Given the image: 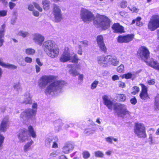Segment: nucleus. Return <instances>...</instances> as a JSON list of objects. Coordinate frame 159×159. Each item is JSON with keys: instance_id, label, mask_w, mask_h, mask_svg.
I'll use <instances>...</instances> for the list:
<instances>
[{"instance_id": "79ce46f5", "label": "nucleus", "mask_w": 159, "mask_h": 159, "mask_svg": "<svg viewBox=\"0 0 159 159\" xmlns=\"http://www.w3.org/2000/svg\"><path fill=\"white\" fill-rule=\"evenodd\" d=\"M117 97V99L120 101H125L126 99V96L123 94H118Z\"/></svg>"}, {"instance_id": "412c9836", "label": "nucleus", "mask_w": 159, "mask_h": 159, "mask_svg": "<svg viewBox=\"0 0 159 159\" xmlns=\"http://www.w3.org/2000/svg\"><path fill=\"white\" fill-rule=\"evenodd\" d=\"M55 45L53 41L48 40L45 41L43 43V47L44 51L47 53L48 51L52 49Z\"/></svg>"}, {"instance_id": "a18cd8bd", "label": "nucleus", "mask_w": 159, "mask_h": 159, "mask_svg": "<svg viewBox=\"0 0 159 159\" xmlns=\"http://www.w3.org/2000/svg\"><path fill=\"white\" fill-rule=\"evenodd\" d=\"M99 83V82L97 80L94 81L92 84L90 86V88L91 89L93 90L96 89L97 85Z\"/></svg>"}, {"instance_id": "052dcab7", "label": "nucleus", "mask_w": 159, "mask_h": 159, "mask_svg": "<svg viewBox=\"0 0 159 159\" xmlns=\"http://www.w3.org/2000/svg\"><path fill=\"white\" fill-rule=\"evenodd\" d=\"M25 61L26 62L30 63L32 62V59L31 57H27L25 58Z\"/></svg>"}, {"instance_id": "3c124183", "label": "nucleus", "mask_w": 159, "mask_h": 159, "mask_svg": "<svg viewBox=\"0 0 159 159\" xmlns=\"http://www.w3.org/2000/svg\"><path fill=\"white\" fill-rule=\"evenodd\" d=\"M83 157L84 158L87 159L89 157L90 154L89 152L87 151H85L83 153Z\"/></svg>"}, {"instance_id": "7c9ffc66", "label": "nucleus", "mask_w": 159, "mask_h": 159, "mask_svg": "<svg viewBox=\"0 0 159 159\" xmlns=\"http://www.w3.org/2000/svg\"><path fill=\"white\" fill-rule=\"evenodd\" d=\"M53 141V138L52 137H47L45 141V144L46 146L50 147L51 143Z\"/></svg>"}, {"instance_id": "72a5a7b5", "label": "nucleus", "mask_w": 159, "mask_h": 159, "mask_svg": "<svg viewBox=\"0 0 159 159\" xmlns=\"http://www.w3.org/2000/svg\"><path fill=\"white\" fill-rule=\"evenodd\" d=\"M79 60L76 54L73 53V55H70V61L71 62L74 63H77Z\"/></svg>"}, {"instance_id": "a211bd4d", "label": "nucleus", "mask_w": 159, "mask_h": 159, "mask_svg": "<svg viewBox=\"0 0 159 159\" xmlns=\"http://www.w3.org/2000/svg\"><path fill=\"white\" fill-rule=\"evenodd\" d=\"M74 148V145L71 142L66 143L62 148V152L65 154H68Z\"/></svg>"}, {"instance_id": "bb28decb", "label": "nucleus", "mask_w": 159, "mask_h": 159, "mask_svg": "<svg viewBox=\"0 0 159 159\" xmlns=\"http://www.w3.org/2000/svg\"><path fill=\"white\" fill-rule=\"evenodd\" d=\"M28 131L30 136L34 138L36 137V131L32 126L29 125L28 126Z\"/></svg>"}, {"instance_id": "1a4fd4ad", "label": "nucleus", "mask_w": 159, "mask_h": 159, "mask_svg": "<svg viewBox=\"0 0 159 159\" xmlns=\"http://www.w3.org/2000/svg\"><path fill=\"white\" fill-rule=\"evenodd\" d=\"M56 78V76L52 75L43 76L40 79L39 85L42 88L45 87L48 83L54 81Z\"/></svg>"}, {"instance_id": "a19ab883", "label": "nucleus", "mask_w": 159, "mask_h": 159, "mask_svg": "<svg viewBox=\"0 0 159 159\" xmlns=\"http://www.w3.org/2000/svg\"><path fill=\"white\" fill-rule=\"evenodd\" d=\"M94 154L95 157L100 158H103L104 156L103 153L100 151H97L95 152Z\"/></svg>"}, {"instance_id": "680f3d73", "label": "nucleus", "mask_w": 159, "mask_h": 159, "mask_svg": "<svg viewBox=\"0 0 159 159\" xmlns=\"http://www.w3.org/2000/svg\"><path fill=\"white\" fill-rule=\"evenodd\" d=\"M148 84L149 85H153L155 83V80L153 79H149L147 81Z\"/></svg>"}, {"instance_id": "a878e982", "label": "nucleus", "mask_w": 159, "mask_h": 159, "mask_svg": "<svg viewBox=\"0 0 159 159\" xmlns=\"http://www.w3.org/2000/svg\"><path fill=\"white\" fill-rule=\"evenodd\" d=\"M124 77L126 79H134L136 77V73L134 72H128L123 75Z\"/></svg>"}, {"instance_id": "f03ea898", "label": "nucleus", "mask_w": 159, "mask_h": 159, "mask_svg": "<svg viewBox=\"0 0 159 159\" xmlns=\"http://www.w3.org/2000/svg\"><path fill=\"white\" fill-rule=\"evenodd\" d=\"M137 54L138 56L144 60L148 65L154 69L159 70V65L157 61H154L152 59H151L150 60H148L150 53L147 48L144 47L140 48Z\"/></svg>"}, {"instance_id": "774afa93", "label": "nucleus", "mask_w": 159, "mask_h": 159, "mask_svg": "<svg viewBox=\"0 0 159 159\" xmlns=\"http://www.w3.org/2000/svg\"><path fill=\"white\" fill-rule=\"evenodd\" d=\"M119 79V77L117 75H113L112 77V80L114 81L117 80Z\"/></svg>"}, {"instance_id": "0eeeda50", "label": "nucleus", "mask_w": 159, "mask_h": 159, "mask_svg": "<svg viewBox=\"0 0 159 159\" xmlns=\"http://www.w3.org/2000/svg\"><path fill=\"white\" fill-rule=\"evenodd\" d=\"M80 16L81 19L85 22H90L95 18L94 16L90 11L84 8L81 9Z\"/></svg>"}, {"instance_id": "9b49d317", "label": "nucleus", "mask_w": 159, "mask_h": 159, "mask_svg": "<svg viewBox=\"0 0 159 159\" xmlns=\"http://www.w3.org/2000/svg\"><path fill=\"white\" fill-rule=\"evenodd\" d=\"M17 136L20 143L25 142L30 138L27 130L25 129H20L17 133Z\"/></svg>"}, {"instance_id": "5701e85b", "label": "nucleus", "mask_w": 159, "mask_h": 159, "mask_svg": "<svg viewBox=\"0 0 159 159\" xmlns=\"http://www.w3.org/2000/svg\"><path fill=\"white\" fill-rule=\"evenodd\" d=\"M112 28L115 33H122L124 32L123 27L120 25L119 23L114 24Z\"/></svg>"}, {"instance_id": "2f4dec72", "label": "nucleus", "mask_w": 159, "mask_h": 159, "mask_svg": "<svg viewBox=\"0 0 159 159\" xmlns=\"http://www.w3.org/2000/svg\"><path fill=\"white\" fill-rule=\"evenodd\" d=\"M55 130L56 132H58L61 129V126L60 120H58L54 123Z\"/></svg>"}, {"instance_id": "b1692460", "label": "nucleus", "mask_w": 159, "mask_h": 159, "mask_svg": "<svg viewBox=\"0 0 159 159\" xmlns=\"http://www.w3.org/2000/svg\"><path fill=\"white\" fill-rule=\"evenodd\" d=\"M108 65L111 64L114 66H116L119 63V61L116 57L109 55Z\"/></svg>"}, {"instance_id": "de8ad7c7", "label": "nucleus", "mask_w": 159, "mask_h": 159, "mask_svg": "<svg viewBox=\"0 0 159 159\" xmlns=\"http://www.w3.org/2000/svg\"><path fill=\"white\" fill-rule=\"evenodd\" d=\"M94 132V130L90 128H88L86 129L84 131V133L85 134H87V135L93 134Z\"/></svg>"}, {"instance_id": "dca6fc26", "label": "nucleus", "mask_w": 159, "mask_h": 159, "mask_svg": "<svg viewBox=\"0 0 159 159\" xmlns=\"http://www.w3.org/2000/svg\"><path fill=\"white\" fill-rule=\"evenodd\" d=\"M109 55L107 56H101L98 57L97 61L98 63L101 66L106 67L108 66Z\"/></svg>"}, {"instance_id": "4c0bfd02", "label": "nucleus", "mask_w": 159, "mask_h": 159, "mask_svg": "<svg viewBox=\"0 0 159 159\" xmlns=\"http://www.w3.org/2000/svg\"><path fill=\"white\" fill-rule=\"evenodd\" d=\"M96 41L98 45L104 43L103 36L102 35L98 36L97 37Z\"/></svg>"}, {"instance_id": "4be33fe9", "label": "nucleus", "mask_w": 159, "mask_h": 159, "mask_svg": "<svg viewBox=\"0 0 159 159\" xmlns=\"http://www.w3.org/2000/svg\"><path fill=\"white\" fill-rule=\"evenodd\" d=\"M59 49L58 48L56 45L52 49L47 52V55L52 58L57 57L58 55Z\"/></svg>"}, {"instance_id": "69168bd1", "label": "nucleus", "mask_w": 159, "mask_h": 159, "mask_svg": "<svg viewBox=\"0 0 159 159\" xmlns=\"http://www.w3.org/2000/svg\"><path fill=\"white\" fill-rule=\"evenodd\" d=\"M81 43L85 47H86L88 45V42L87 41H82Z\"/></svg>"}, {"instance_id": "4468645a", "label": "nucleus", "mask_w": 159, "mask_h": 159, "mask_svg": "<svg viewBox=\"0 0 159 159\" xmlns=\"http://www.w3.org/2000/svg\"><path fill=\"white\" fill-rule=\"evenodd\" d=\"M70 49L68 47H65L64 51L60 58L61 61L64 62L70 60Z\"/></svg>"}, {"instance_id": "423d86ee", "label": "nucleus", "mask_w": 159, "mask_h": 159, "mask_svg": "<svg viewBox=\"0 0 159 159\" xmlns=\"http://www.w3.org/2000/svg\"><path fill=\"white\" fill-rule=\"evenodd\" d=\"M134 130L135 134L139 137L145 138L146 137L145 127L143 124L139 122L136 123Z\"/></svg>"}, {"instance_id": "338daca9", "label": "nucleus", "mask_w": 159, "mask_h": 159, "mask_svg": "<svg viewBox=\"0 0 159 159\" xmlns=\"http://www.w3.org/2000/svg\"><path fill=\"white\" fill-rule=\"evenodd\" d=\"M34 6L32 4L29 5L28 8V10L30 11H32L34 9Z\"/></svg>"}, {"instance_id": "0e129e2a", "label": "nucleus", "mask_w": 159, "mask_h": 159, "mask_svg": "<svg viewBox=\"0 0 159 159\" xmlns=\"http://www.w3.org/2000/svg\"><path fill=\"white\" fill-rule=\"evenodd\" d=\"M131 103L133 104H135L137 102V100L135 98H133L130 100Z\"/></svg>"}, {"instance_id": "f3484780", "label": "nucleus", "mask_w": 159, "mask_h": 159, "mask_svg": "<svg viewBox=\"0 0 159 159\" xmlns=\"http://www.w3.org/2000/svg\"><path fill=\"white\" fill-rule=\"evenodd\" d=\"M140 85L142 87V90L139 95L140 98L144 100L149 99L150 97L148 93V88L143 84Z\"/></svg>"}, {"instance_id": "e433bc0d", "label": "nucleus", "mask_w": 159, "mask_h": 159, "mask_svg": "<svg viewBox=\"0 0 159 159\" xmlns=\"http://www.w3.org/2000/svg\"><path fill=\"white\" fill-rule=\"evenodd\" d=\"M98 45L101 51L103 52H106L107 48L104 43L98 44Z\"/></svg>"}, {"instance_id": "9d476101", "label": "nucleus", "mask_w": 159, "mask_h": 159, "mask_svg": "<svg viewBox=\"0 0 159 159\" xmlns=\"http://www.w3.org/2000/svg\"><path fill=\"white\" fill-rule=\"evenodd\" d=\"M52 14L54 16V21L60 22L62 19V14L60 7L56 4L53 5Z\"/></svg>"}, {"instance_id": "37998d69", "label": "nucleus", "mask_w": 159, "mask_h": 159, "mask_svg": "<svg viewBox=\"0 0 159 159\" xmlns=\"http://www.w3.org/2000/svg\"><path fill=\"white\" fill-rule=\"evenodd\" d=\"M105 139L106 142L110 143H112V140H114L115 142H117L118 140L117 139L113 137H107Z\"/></svg>"}, {"instance_id": "49530a36", "label": "nucleus", "mask_w": 159, "mask_h": 159, "mask_svg": "<svg viewBox=\"0 0 159 159\" xmlns=\"http://www.w3.org/2000/svg\"><path fill=\"white\" fill-rule=\"evenodd\" d=\"M117 70L118 72L119 73L123 72L125 70L124 65L122 64H121L117 67Z\"/></svg>"}, {"instance_id": "09e8293b", "label": "nucleus", "mask_w": 159, "mask_h": 159, "mask_svg": "<svg viewBox=\"0 0 159 159\" xmlns=\"http://www.w3.org/2000/svg\"><path fill=\"white\" fill-rule=\"evenodd\" d=\"M58 155L57 152L54 151L51 152L49 155V157L50 159L54 157H56Z\"/></svg>"}, {"instance_id": "13d9d810", "label": "nucleus", "mask_w": 159, "mask_h": 159, "mask_svg": "<svg viewBox=\"0 0 159 159\" xmlns=\"http://www.w3.org/2000/svg\"><path fill=\"white\" fill-rule=\"evenodd\" d=\"M7 11L4 10L0 11V16H4L7 15Z\"/></svg>"}, {"instance_id": "603ef678", "label": "nucleus", "mask_w": 159, "mask_h": 159, "mask_svg": "<svg viewBox=\"0 0 159 159\" xmlns=\"http://www.w3.org/2000/svg\"><path fill=\"white\" fill-rule=\"evenodd\" d=\"M128 8L132 12L136 13H137L139 11V9L136 7H133L130 8L129 7H128Z\"/></svg>"}, {"instance_id": "39448f33", "label": "nucleus", "mask_w": 159, "mask_h": 159, "mask_svg": "<svg viewBox=\"0 0 159 159\" xmlns=\"http://www.w3.org/2000/svg\"><path fill=\"white\" fill-rule=\"evenodd\" d=\"M5 25L4 24L2 25L0 29V47H1L4 41L3 38L4 37V33L5 32ZM0 66L3 67H5L11 69H16L17 66L14 65L6 63L3 61L2 58H0Z\"/></svg>"}, {"instance_id": "5fc2aeb1", "label": "nucleus", "mask_w": 159, "mask_h": 159, "mask_svg": "<svg viewBox=\"0 0 159 159\" xmlns=\"http://www.w3.org/2000/svg\"><path fill=\"white\" fill-rule=\"evenodd\" d=\"M13 2H10L9 3V7L10 9L12 10L16 6V4Z\"/></svg>"}, {"instance_id": "bf43d9fd", "label": "nucleus", "mask_w": 159, "mask_h": 159, "mask_svg": "<svg viewBox=\"0 0 159 159\" xmlns=\"http://www.w3.org/2000/svg\"><path fill=\"white\" fill-rule=\"evenodd\" d=\"M13 87L14 89H16L17 90L19 89L20 87V84L19 82L14 84L13 85Z\"/></svg>"}, {"instance_id": "ddd939ff", "label": "nucleus", "mask_w": 159, "mask_h": 159, "mask_svg": "<svg viewBox=\"0 0 159 159\" xmlns=\"http://www.w3.org/2000/svg\"><path fill=\"white\" fill-rule=\"evenodd\" d=\"M134 35L133 34H128L125 35H120L117 38V41L120 43H127L133 40Z\"/></svg>"}, {"instance_id": "c9c22d12", "label": "nucleus", "mask_w": 159, "mask_h": 159, "mask_svg": "<svg viewBox=\"0 0 159 159\" xmlns=\"http://www.w3.org/2000/svg\"><path fill=\"white\" fill-rule=\"evenodd\" d=\"M141 20V18L140 17H138L136 19L133 20L132 22V24H134L135 23H136L137 25L139 26H142L143 24L142 22H140Z\"/></svg>"}, {"instance_id": "e2e57ef3", "label": "nucleus", "mask_w": 159, "mask_h": 159, "mask_svg": "<svg viewBox=\"0 0 159 159\" xmlns=\"http://www.w3.org/2000/svg\"><path fill=\"white\" fill-rule=\"evenodd\" d=\"M118 86L119 87L121 88H124L125 87V84L124 82L119 81L118 82Z\"/></svg>"}, {"instance_id": "cd10ccee", "label": "nucleus", "mask_w": 159, "mask_h": 159, "mask_svg": "<svg viewBox=\"0 0 159 159\" xmlns=\"http://www.w3.org/2000/svg\"><path fill=\"white\" fill-rule=\"evenodd\" d=\"M33 143V141L31 140L30 141L27 142L24 146L23 150L25 152H26L31 149V146Z\"/></svg>"}, {"instance_id": "864d4df0", "label": "nucleus", "mask_w": 159, "mask_h": 159, "mask_svg": "<svg viewBox=\"0 0 159 159\" xmlns=\"http://www.w3.org/2000/svg\"><path fill=\"white\" fill-rule=\"evenodd\" d=\"M127 5V2L126 1L123 0L121 2L120 6L121 8H125Z\"/></svg>"}, {"instance_id": "c756f323", "label": "nucleus", "mask_w": 159, "mask_h": 159, "mask_svg": "<svg viewBox=\"0 0 159 159\" xmlns=\"http://www.w3.org/2000/svg\"><path fill=\"white\" fill-rule=\"evenodd\" d=\"M69 68H71V69L69 70V73L73 76H76L79 75L78 72L76 70L71 68L72 67V65L68 64L67 66Z\"/></svg>"}, {"instance_id": "aec40b11", "label": "nucleus", "mask_w": 159, "mask_h": 159, "mask_svg": "<svg viewBox=\"0 0 159 159\" xmlns=\"http://www.w3.org/2000/svg\"><path fill=\"white\" fill-rule=\"evenodd\" d=\"M9 126L8 118H4L2 120L0 125V131L5 132L6 131Z\"/></svg>"}, {"instance_id": "8fccbe9b", "label": "nucleus", "mask_w": 159, "mask_h": 159, "mask_svg": "<svg viewBox=\"0 0 159 159\" xmlns=\"http://www.w3.org/2000/svg\"><path fill=\"white\" fill-rule=\"evenodd\" d=\"M33 4L34 7L39 11L42 12V11L43 9L38 4L34 2L33 3Z\"/></svg>"}, {"instance_id": "473e14b6", "label": "nucleus", "mask_w": 159, "mask_h": 159, "mask_svg": "<svg viewBox=\"0 0 159 159\" xmlns=\"http://www.w3.org/2000/svg\"><path fill=\"white\" fill-rule=\"evenodd\" d=\"M52 148H58V139L57 137H55L53 138Z\"/></svg>"}, {"instance_id": "c85d7f7f", "label": "nucleus", "mask_w": 159, "mask_h": 159, "mask_svg": "<svg viewBox=\"0 0 159 159\" xmlns=\"http://www.w3.org/2000/svg\"><path fill=\"white\" fill-rule=\"evenodd\" d=\"M50 2L48 0H43L42 2V4L43 9L46 11L48 10L50 8Z\"/></svg>"}, {"instance_id": "c03bdc74", "label": "nucleus", "mask_w": 159, "mask_h": 159, "mask_svg": "<svg viewBox=\"0 0 159 159\" xmlns=\"http://www.w3.org/2000/svg\"><path fill=\"white\" fill-rule=\"evenodd\" d=\"M139 88L137 86H134L132 88L131 93L133 95L136 94L139 92Z\"/></svg>"}, {"instance_id": "ea45409f", "label": "nucleus", "mask_w": 159, "mask_h": 159, "mask_svg": "<svg viewBox=\"0 0 159 159\" xmlns=\"http://www.w3.org/2000/svg\"><path fill=\"white\" fill-rule=\"evenodd\" d=\"M155 105L156 110H159V94H158L155 98Z\"/></svg>"}, {"instance_id": "2eb2a0df", "label": "nucleus", "mask_w": 159, "mask_h": 159, "mask_svg": "<svg viewBox=\"0 0 159 159\" xmlns=\"http://www.w3.org/2000/svg\"><path fill=\"white\" fill-rule=\"evenodd\" d=\"M102 99L104 104L106 105L109 109L111 110L112 109H113L114 110L116 104L114 103L107 95L103 96L102 97Z\"/></svg>"}, {"instance_id": "f257e3e1", "label": "nucleus", "mask_w": 159, "mask_h": 159, "mask_svg": "<svg viewBox=\"0 0 159 159\" xmlns=\"http://www.w3.org/2000/svg\"><path fill=\"white\" fill-rule=\"evenodd\" d=\"M65 84L63 81H54L47 86L44 92L48 95L53 96L61 92V89Z\"/></svg>"}, {"instance_id": "7ed1b4c3", "label": "nucleus", "mask_w": 159, "mask_h": 159, "mask_svg": "<svg viewBox=\"0 0 159 159\" xmlns=\"http://www.w3.org/2000/svg\"><path fill=\"white\" fill-rule=\"evenodd\" d=\"M110 23V19L108 17L103 15L99 16L94 21L95 25L101 27L103 30H106L109 28Z\"/></svg>"}, {"instance_id": "20e7f679", "label": "nucleus", "mask_w": 159, "mask_h": 159, "mask_svg": "<svg viewBox=\"0 0 159 159\" xmlns=\"http://www.w3.org/2000/svg\"><path fill=\"white\" fill-rule=\"evenodd\" d=\"M37 104L34 103L32 105L33 109H28L23 111L20 114V118L23 120H25L28 119L33 120L36 115Z\"/></svg>"}, {"instance_id": "6e6552de", "label": "nucleus", "mask_w": 159, "mask_h": 159, "mask_svg": "<svg viewBox=\"0 0 159 159\" xmlns=\"http://www.w3.org/2000/svg\"><path fill=\"white\" fill-rule=\"evenodd\" d=\"M148 28L153 31L159 27V16L154 15L152 16L148 25Z\"/></svg>"}, {"instance_id": "4d7b16f0", "label": "nucleus", "mask_w": 159, "mask_h": 159, "mask_svg": "<svg viewBox=\"0 0 159 159\" xmlns=\"http://www.w3.org/2000/svg\"><path fill=\"white\" fill-rule=\"evenodd\" d=\"M76 50L77 51V53L80 55H82V49L80 45H79L76 48Z\"/></svg>"}, {"instance_id": "58836bf2", "label": "nucleus", "mask_w": 159, "mask_h": 159, "mask_svg": "<svg viewBox=\"0 0 159 159\" xmlns=\"http://www.w3.org/2000/svg\"><path fill=\"white\" fill-rule=\"evenodd\" d=\"M25 53L28 55H33L35 52V51L32 48H28L25 50Z\"/></svg>"}, {"instance_id": "393cba45", "label": "nucleus", "mask_w": 159, "mask_h": 159, "mask_svg": "<svg viewBox=\"0 0 159 159\" xmlns=\"http://www.w3.org/2000/svg\"><path fill=\"white\" fill-rule=\"evenodd\" d=\"M24 100L23 103L25 104H30L32 102V98L31 95L29 92H27L24 95Z\"/></svg>"}, {"instance_id": "6ab92c4d", "label": "nucleus", "mask_w": 159, "mask_h": 159, "mask_svg": "<svg viewBox=\"0 0 159 159\" xmlns=\"http://www.w3.org/2000/svg\"><path fill=\"white\" fill-rule=\"evenodd\" d=\"M33 40L36 44L41 45L44 41V37L41 34L35 33L33 34Z\"/></svg>"}, {"instance_id": "f704fd0d", "label": "nucleus", "mask_w": 159, "mask_h": 159, "mask_svg": "<svg viewBox=\"0 0 159 159\" xmlns=\"http://www.w3.org/2000/svg\"><path fill=\"white\" fill-rule=\"evenodd\" d=\"M19 36H21L23 38H25L29 35V33L27 31L21 30L19 31L18 34Z\"/></svg>"}, {"instance_id": "6e6d98bb", "label": "nucleus", "mask_w": 159, "mask_h": 159, "mask_svg": "<svg viewBox=\"0 0 159 159\" xmlns=\"http://www.w3.org/2000/svg\"><path fill=\"white\" fill-rule=\"evenodd\" d=\"M4 137L0 133V148L2 147L4 140Z\"/></svg>"}, {"instance_id": "f8f14e48", "label": "nucleus", "mask_w": 159, "mask_h": 159, "mask_svg": "<svg viewBox=\"0 0 159 159\" xmlns=\"http://www.w3.org/2000/svg\"><path fill=\"white\" fill-rule=\"evenodd\" d=\"M114 110L119 116H121L128 114L129 112L125 105L119 103L116 104Z\"/></svg>"}]
</instances>
